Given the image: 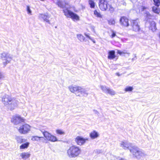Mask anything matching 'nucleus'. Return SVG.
I'll use <instances>...</instances> for the list:
<instances>
[{
	"instance_id": "obj_15",
	"label": "nucleus",
	"mask_w": 160,
	"mask_h": 160,
	"mask_svg": "<svg viewBox=\"0 0 160 160\" xmlns=\"http://www.w3.org/2000/svg\"><path fill=\"white\" fill-rule=\"evenodd\" d=\"M100 88L102 91L107 94H109L111 96L114 95L116 94L114 90L107 88L105 86H101Z\"/></svg>"
},
{
	"instance_id": "obj_46",
	"label": "nucleus",
	"mask_w": 160,
	"mask_h": 160,
	"mask_svg": "<svg viewBox=\"0 0 160 160\" xmlns=\"http://www.w3.org/2000/svg\"><path fill=\"white\" fill-rule=\"evenodd\" d=\"M94 111L95 112H98V111L96 110H94Z\"/></svg>"
},
{
	"instance_id": "obj_40",
	"label": "nucleus",
	"mask_w": 160,
	"mask_h": 160,
	"mask_svg": "<svg viewBox=\"0 0 160 160\" xmlns=\"http://www.w3.org/2000/svg\"><path fill=\"white\" fill-rule=\"evenodd\" d=\"M117 53L118 54H119L120 55H121L122 54L125 53L123 52H121L120 50H118V51H117Z\"/></svg>"
},
{
	"instance_id": "obj_28",
	"label": "nucleus",
	"mask_w": 160,
	"mask_h": 160,
	"mask_svg": "<svg viewBox=\"0 0 160 160\" xmlns=\"http://www.w3.org/2000/svg\"><path fill=\"white\" fill-rule=\"evenodd\" d=\"M56 133L59 135H64L65 134V131L62 129H57L56 130Z\"/></svg>"
},
{
	"instance_id": "obj_32",
	"label": "nucleus",
	"mask_w": 160,
	"mask_h": 160,
	"mask_svg": "<svg viewBox=\"0 0 160 160\" xmlns=\"http://www.w3.org/2000/svg\"><path fill=\"white\" fill-rule=\"evenodd\" d=\"M158 6H155L152 7V10L153 12L157 14H159L160 12V9L158 8Z\"/></svg>"
},
{
	"instance_id": "obj_43",
	"label": "nucleus",
	"mask_w": 160,
	"mask_h": 160,
	"mask_svg": "<svg viewBox=\"0 0 160 160\" xmlns=\"http://www.w3.org/2000/svg\"><path fill=\"white\" fill-rule=\"evenodd\" d=\"M116 74L118 76H119L121 75L120 74H119V73L118 72H117L116 73Z\"/></svg>"
},
{
	"instance_id": "obj_23",
	"label": "nucleus",
	"mask_w": 160,
	"mask_h": 160,
	"mask_svg": "<svg viewBox=\"0 0 160 160\" xmlns=\"http://www.w3.org/2000/svg\"><path fill=\"white\" fill-rule=\"evenodd\" d=\"M115 52L114 51H110L108 52V58L109 59H113L115 58Z\"/></svg>"
},
{
	"instance_id": "obj_1",
	"label": "nucleus",
	"mask_w": 160,
	"mask_h": 160,
	"mask_svg": "<svg viewBox=\"0 0 160 160\" xmlns=\"http://www.w3.org/2000/svg\"><path fill=\"white\" fill-rule=\"evenodd\" d=\"M81 150L78 147L75 145L71 146L67 150V155L70 158H75L80 153Z\"/></svg>"
},
{
	"instance_id": "obj_17",
	"label": "nucleus",
	"mask_w": 160,
	"mask_h": 160,
	"mask_svg": "<svg viewBox=\"0 0 160 160\" xmlns=\"http://www.w3.org/2000/svg\"><path fill=\"white\" fill-rule=\"evenodd\" d=\"M88 94V91L80 87L78 92L77 93V96L86 97Z\"/></svg>"
},
{
	"instance_id": "obj_6",
	"label": "nucleus",
	"mask_w": 160,
	"mask_h": 160,
	"mask_svg": "<svg viewBox=\"0 0 160 160\" xmlns=\"http://www.w3.org/2000/svg\"><path fill=\"white\" fill-rule=\"evenodd\" d=\"M31 127L28 124H24L21 125L18 128L19 132L22 134H26L31 130Z\"/></svg>"
},
{
	"instance_id": "obj_30",
	"label": "nucleus",
	"mask_w": 160,
	"mask_h": 160,
	"mask_svg": "<svg viewBox=\"0 0 160 160\" xmlns=\"http://www.w3.org/2000/svg\"><path fill=\"white\" fill-rule=\"evenodd\" d=\"M93 14L94 15L98 18H102V15L101 14L100 12H99V10H95L93 11Z\"/></svg>"
},
{
	"instance_id": "obj_33",
	"label": "nucleus",
	"mask_w": 160,
	"mask_h": 160,
	"mask_svg": "<svg viewBox=\"0 0 160 160\" xmlns=\"http://www.w3.org/2000/svg\"><path fill=\"white\" fill-rule=\"evenodd\" d=\"M133 89V88L132 87L127 86L125 88L124 91L126 92H132Z\"/></svg>"
},
{
	"instance_id": "obj_47",
	"label": "nucleus",
	"mask_w": 160,
	"mask_h": 160,
	"mask_svg": "<svg viewBox=\"0 0 160 160\" xmlns=\"http://www.w3.org/2000/svg\"><path fill=\"white\" fill-rule=\"evenodd\" d=\"M40 0L42 1H44L45 0Z\"/></svg>"
},
{
	"instance_id": "obj_45",
	"label": "nucleus",
	"mask_w": 160,
	"mask_h": 160,
	"mask_svg": "<svg viewBox=\"0 0 160 160\" xmlns=\"http://www.w3.org/2000/svg\"><path fill=\"white\" fill-rule=\"evenodd\" d=\"M92 42H93L94 43H95V41H94L92 39Z\"/></svg>"
},
{
	"instance_id": "obj_2",
	"label": "nucleus",
	"mask_w": 160,
	"mask_h": 160,
	"mask_svg": "<svg viewBox=\"0 0 160 160\" xmlns=\"http://www.w3.org/2000/svg\"><path fill=\"white\" fill-rule=\"evenodd\" d=\"M99 6L102 11H105L108 10L112 11L113 10V8L108 4V2L106 0H99Z\"/></svg>"
},
{
	"instance_id": "obj_37",
	"label": "nucleus",
	"mask_w": 160,
	"mask_h": 160,
	"mask_svg": "<svg viewBox=\"0 0 160 160\" xmlns=\"http://www.w3.org/2000/svg\"><path fill=\"white\" fill-rule=\"evenodd\" d=\"M26 10L28 13L29 15H32V11L31 10L29 6L27 5L26 6Z\"/></svg>"
},
{
	"instance_id": "obj_13",
	"label": "nucleus",
	"mask_w": 160,
	"mask_h": 160,
	"mask_svg": "<svg viewBox=\"0 0 160 160\" xmlns=\"http://www.w3.org/2000/svg\"><path fill=\"white\" fill-rule=\"evenodd\" d=\"M88 140L87 138H84L78 136L76 137L75 139V141L77 144L80 146H81L85 143L86 141Z\"/></svg>"
},
{
	"instance_id": "obj_4",
	"label": "nucleus",
	"mask_w": 160,
	"mask_h": 160,
	"mask_svg": "<svg viewBox=\"0 0 160 160\" xmlns=\"http://www.w3.org/2000/svg\"><path fill=\"white\" fill-rule=\"evenodd\" d=\"M42 133L45 138L48 141L54 142L58 141L56 136L52 135L47 131L42 132Z\"/></svg>"
},
{
	"instance_id": "obj_12",
	"label": "nucleus",
	"mask_w": 160,
	"mask_h": 160,
	"mask_svg": "<svg viewBox=\"0 0 160 160\" xmlns=\"http://www.w3.org/2000/svg\"><path fill=\"white\" fill-rule=\"evenodd\" d=\"M18 100L13 98L7 107L8 108V109L10 110H12L18 107Z\"/></svg>"
},
{
	"instance_id": "obj_3",
	"label": "nucleus",
	"mask_w": 160,
	"mask_h": 160,
	"mask_svg": "<svg viewBox=\"0 0 160 160\" xmlns=\"http://www.w3.org/2000/svg\"><path fill=\"white\" fill-rule=\"evenodd\" d=\"M130 149V152L132 154L134 157H136L138 159L141 158L145 155V152L140 150L137 147L135 146L133 147V149Z\"/></svg>"
},
{
	"instance_id": "obj_24",
	"label": "nucleus",
	"mask_w": 160,
	"mask_h": 160,
	"mask_svg": "<svg viewBox=\"0 0 160 160\" xmlns=\"http://www.w3.org/2000/svg\"><path fill=\"white\" fill-rule=\"evenodd\" d=\"M74 21H79V17L76 14L72 12L71 15L70 17Z\"/></svg>"
},
{
	"instance_id": "obj_19",
	"label": "nucleus",
	"mask_w": 160,
	"mask_h": 160,
	"mask_svg": "<svg viewBox=\"0 0 160 160\" xmlns=\"http://www.w3.org/2000/svg\"><path fill=\"white\" fill-rule=\"evenodd\" d=\"M90 137L92 139L97 138L99 136V132L96 130H93L89 134Z\"/></svg>"
},
{
	"instance_id": "obj_26",
	"label": "nucleus",
	"mask_w": 160,
	"mask_h": 160,
	"mask_svg": "<svg viewBox=\"0 0 160 160\" xmlns=\"http://www.w3.org/2000/svg\"><path fill=\"white\" fill-rule=\"evenodd\" d=\"M43 138V137H42L35 136L32 137L31 139L33 141L40 142L41 139Z\"/></svg>"
},
{
	"instance_id": "obj_18",
	"label": "nucleus",
	"mask_w": 160,
	"mask_h": 160,
	"mask_svg": "<svg viewBox=\"0 0 160 160\" xmlns=\"http://www.w3.org/2000/svg\"><path fill=\"white\" fill-rule=\"evenodd\" d=\"M131 25L133 31L135 32H138L140 28L138 25V20H132V22Z\"/></svg>"
},
{
	"instance_id": "obj_42",
	"label": "nucleus",
	"mask_w": 160,
	"mask_h": 160,
	"mask_svg": "<svg viewBox=\"0 0 160 160\" xmlns=\"http://www.w3.org/2000/svg\"><path fill=\"white\" fill-rule=\"evenodd\" d=\"M3 78V75L0 72V79L2 78Z\"/></svg>"
},
{
	"instance_id": "obj_5",
	"label": "nucleus",
	"mask_w": 160,
	"mask_h": 160,
	"mask_svg": "<svg viewBox=\"0 0 160 160\" xmlns=\"http://www.w3.org/2000/svg\"><path fill=\"white\" fill-rule=\"evenodd\" d=\"M42 133L45 138L48 141L54 142L58 141L56 136L52 135L47 131L42 132Z\"/></svg>"
},
{
	"instance_id": "obj_14",
	"label": "nucleus",
	"mask_w": 160,
	"mask_h": 160,
	"mask_svg": "<svg viewBox=\"0 0 160 160\" xmlns=\"http://www.w3.org/2000/svg\"><path fill=\"white\" fill-rule=\"evenodd\" d=\"M68 88L70 92L75 93L77 96V93L78 92L80 87L75 85H72L68 86Z\"/></svg>"
},
{
	"instance_id": "obj_21",
	"label": "nucleus",
	"mask_w": 160,
	"mask_h": 160,
	"mask_svg": "<svg viewBox=\"0 0 160 160\" xmlns=\"http://www.w3.org/2000/svg\"><path fill=\"white\" fill-rule=\"evenodd\" d=\"M20 156L22 159L25 160L30 157V154L28 152H24L21 153Z\"/></svg>"
},
{
	"instance_id": "obj_27",
	"label": "nucleus",
	"mask_w": 160,
	"mask_h": 160,
	"mask_svg": "<svg viewBox=\"0 0 160 160\" xmlns=\"http://www.w3.org/2000/svg\"><path fill=\"white\" fill-rule=\"evenodd\" d=\"M39 17L40 18L43 19L44 21L48 23L49 22V20L47 19V18H48V16L47 15L40 14L39 15Z\"/></svg>"
},
{
	"instance_id": "obj_9",
	"label": "nucleus",
	"mask_w": 160,
	"mask_h": 160,
	"mask_svg": "<svg viewBox=\"0 0 160 160\" xmlns=\"http://www.w3.org/2000/svg\"><path fill=\"white\" fill-rule=\"evenodd\" d=\"M1 58L3 61V64L6 66L11 61L12 56L10 54L3 53L1 55Z\"/></svg>"
},
{
	"instance_id": "obj_20",
	"label": "nucleus",
	"mask_w": 160,
	"mask_h": 160,
	"mask_svg": "<svg viewBox=\"0 0 160 160\" xmlns=\"http://www.w3.org/2000/svg\"><path fill=\"white\" fill-rule=\"evenodd\" d=\"M70 8V6L69 5V8H65L63 9V11L64 15L67 17L70 18L72 12L69 10V8Z\"/></svg>"
},
{
	"instance_id": "obj_7",
	"label": "nucleus",
	"mask_w": 160,
	"mask_h": 160,
	"mask_svg": "<svg viewBox=\"0 0 160 160\" xmlns=\"http://www.w3.org/2000/svg\"><path fill=\"white\" fill-rule=\"evenodd\" d=\"M11 121L14 124L17 125L21 122H24L25 119L19 115L16 114L12 117L11 118Z\"/></svg>"
},
{
	"instance_id": "obj_44",
	"label": "nucleus",
	"mask_w": 160,
	"mask_h": 160,
	"mask_svg": "<svg viewBox=\"0 0 160 160\" xmlns=\"http://www.w3.org/2000/svg\"><path fill=\"white\" fill-rule=\"evenodd\" d=\"M142 10H144V9H145V8L142 7Z\"/></svg>"
},
{
	"instance_id": "obj_34",
	"label": "nucleus",
	"mask_w": 160,
	"mask_h": 160,
	"mask_svg": "<svg viewBox=\"0 0 160 160\" xmlns=\"http://www.w3.org/2000/svg\"><path fill=\"white\" fill-rule=\"evenodd\" d=\"M77 37L78 39L81 42H83L85 38L81 34H78Z\"/></svg>"
},
{
	"instance_id": "obj_35",
	"label": "nucleus",
	"mask_w": 160,
	"mask_h": 160,
	"mask_svg": "<svg viewBox=\"0 0 160 160\" xmlns=\"http://www.w3.org/2000/svg\"><path fill=\"white\" fill-rule=\"evenodd\" d=\"M90 28L91 31L95 34L97 35V32L95 30V27L92 25H91Z\"/></svg>"
},
{
	"instance_id": "obj_39",
	"label": "nucleus",
	"mask_w": 160,
	"mask_h": 160,
	"mask_svg": "<svg viewBox=\"0 0 160 160\" xmlns=\"http://www.w3.org/2000/svg\"><path fill=\"white\" fill-rule=\"evenodd\" d=\"M154 4L155 6H159L160 4V2L159 0H153Z\"/></svg>"
},
{
	"instance_id": "obj_29",
	"label": "nucleus",
	"mask_w": 160,
	"mask_h": 160,
	"mask_svg": "<svg viewBox=\"0 0 160 160\" xmlns=\"http://www.w3.org/2000/svg\"><path fill=\"white\" fill-rule=\"evenodd\" d=\"M29 144V142H26L25 143L22 144L19 147L20 149H26L28 148V147Z\"/></svg>"
},
{
	"instance_id": "obj_38",
	"label": "nucleus",
	"mask_w": 160,
	"mask_h": 160,
	"mask_svg": "<svg viewBox=\"0 0 160 160\" xmlns=\"http://www.w3.org/2000/svg\"><path fill=\"white\" fill-rule=\"evenodd\" d=\"M116 36V32L113 30L111 31V37L112 38H113Z\"/></svg>"
},
{
	"instance_id": "obj_41",
	"label": "nucleus",
	"mask_w": 160,
	"mask_h": 160,
	"mask_svg": "<svg viewBox=\"0 0 160 160\" xmlns=\"http://www.w3.org/2000/svg\"><path fill=\"white\" fill-rule=\"evenodd\" d=\"M85 35L90 40H92V38L89 35L86 34H85Z\"/></svg>"
},
{
	"instance_id": "obj_8",
	"label": "nucleus",
	"mask_w": 160,
	"mask_h": 160,
	"mask_svg": "<svg viewBox=\"0 0 160 160\" xmlns=\"http://www.w3.org/2000/svg\"><path fill=\"white\" fill-rule=\"evenodd\" d=\"M13 98L8 95H4L2 98L1 101L5 107H7Z\"/></svg>"
},
{
	"instance_id": "obj_11",
	"label": "nucleus",
	"mask_w": 160,
	"mask_h": 160,
	"mask_svg": "<svg viewBox=\"0 0 160 160\" xmlns=\"http://www.w3.org/2000/svg\"><path fill=\"white\" fill-rule=\"evenodd\" d=\"M119 23L123 27H128L129 26V19L126 17L122 16L119 20Z\"/></svg>"
},
{
	"instance_id": "obj_22",
	"label": "nucleus",
	"mask_w": 160,
	"mask_h": 160,
	"mask_svg": "<svg viewBox=\"0 0 160 160\" xmlns=\"http://www.w3.org/2000/svg\"><path fill=\"white\" fill-rule=\"evenodd\" d=\"M15 139L18 143L21 144L25 142V140L22 137L16 136L15 137Z\"/></svg>"
},
{
	"instance_id": "obj_36",
	"label": "nucleus",
	"mask_w": 160,
	"mask_h": 160,
	"mask_svg": "<svg viewBox=\"0 0 160 160\" xmlns=\"http://www.w3.org/2000/svg\"><path fill=\"white\" fill-rule=\"evenodd\" d=\"M89 3L91 8H94L95 7V3L93 0H89Z\"/></svg>"
},
{
	"instance_id": "obj_31",
	"label": "nucleus",
	"mask_w": 160,
	"mask_h": 160,
	"mask_svg": "<svg viewBox=\"0 0 160 160\" xmlns=\"http://www.w3.org/2000/svg\"><path fill=\"white\" fill-rule=\"evenodd\" d=\"M108 24L110 25L114 26L116 22L115 19L113 18H112L109 19L108 20Z\"/></svg>"
},
{
	"instance_id": "obj_10",
	"label": "nucleus",
	"mask_w": 160,
	"mask_h": 160,
	"mask_svg": "<svg viewBox=\"0 0 160 160\" xmlns=\"http://www.w3.org/2000/svg\"><path fill=\"white\" fill-rule=\"evenodd\" d=\"M120 146L124 149L126 150L128 149L130 151V149L132 150L133 147H135L132 144L128 141H124L121 142L120 143Z\"/></svg>"
},
{
	"instance_id": "obj_25",
	"label": "nucleus",
	"mask_w": 160,
	"mask_h": 160,
	"mask_svg": "<svg viewBox=\"0 0 160 160\" xmlns=\"http://www.w3.org/2000/svg\"><path fill=\"white\" fill-rule=\"evenodd\" d=\"M150 28L153 32H154L157 29L156 27V24L154 21L151 22L150 23Z\"/></svg>"
},
{
	"instance_id": "obj_16",
	"label": "nucleus",
	"mask_w": 160,
	"mask_h": 160,
	"mask_svg": "<svg viewBox=\"0 0 160 160\" xmlns=\"http://www.w3.org/2000/svg\"><path fill=\"white\" fill-rule=\"evenodd\" d=\"M57 4L58 7L62 8H69V5L68 2L59 0L57 2Z\"/></svg>"
}]
</instances>
